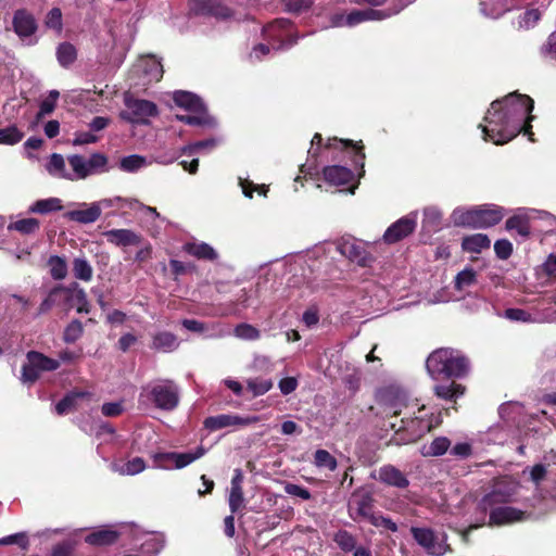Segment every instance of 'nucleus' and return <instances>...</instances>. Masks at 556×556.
Masks as SVG:
<instances>
[{
	"mask_svg": "<svg viewBox=\"0 0 556 556\" xmlns=\"http://www.w3.org/2000/svg\"><path fill=\"white\" fill-rule=\"evenodd\" d=\"M532 110L533 100L526 94L517 92L508 94L503 100L493 101L484 116L488 125H480L484 134V140H490L495 144H503L523 131L533 141L532 126L530 124L534 118L530 115Z\"/></svg>",
	"mask_w": 556,
	"mask_h": 556,
	"instance_id": "1",
	"label": "nucleus"
},
{
	"mask_svg": "<svg viewBox=\"0 0 556 556\" xmlns=\"http://www.w3.org/2000/svg\"><path fill=\"white\" fill-rule=\"evenodd\" d=\"M515 494L514 489H506L497 483L493 490L486 493L477 504L475 523L470 525L465 534L482 526L500 527L519 522L527 519L526 511L511 506H500L510 502Z\"/></svg>",
	"mask_w": 556,
	"mask_h": 556,
	"instance_id": "2",
	"label": "nucleus"
},
{
	"mask_svg": "<svg viewBox=\"0 0 556 556\" xmlns=\"http://www.w3.org/2000/svg\"><path fill=\"white\" fill-rule=\"evenodd\" d=\"M426 368L433 380L440 378L459 379L468 375L470 363L460 351L452 348H440L428 356Z\"/></svg>",
	"mask_w": 556,
	"mask_h": 556,
	"instance_id": "3",
	"label": "nucleus"
},
{
	"mask_svg": "<svg viewBox=\"0 0 556 556\" xmlns=\"http://www.w3.org/2000/svg\"><path fill=\"white\" fill-rule=\"evenodd\" d=\"M504 217V210L501 206L485 204L470 210H456L453 213L456 226L475 229L489 228L498 224Z\"/></svg>",
	"mask_w": 556,
	"mask_h": 556,
	"instance_id": "4",
	"label": "nucleus"
},
{
	"mask_svg": "<svg viewBox=\"0 0 556 556\" xmlns=\"http://www.w3.org/2000/svg\"><path fill=\"white\" fill-rule=\"evenodd\" d=\"M26 359L27 362L22 366L20 380L27 386H33L42 371H54L60 367L58 359L34 350L27 352Z\"/></svg>",
	"mask_w": 556,
	"mask_h": 556,
	"instance_id": "5",
	"label": "nucleus"
},
{
	"mask_svg": "<svg viewBox=\"0 0 556 556\" xmlns=\"http://www.w3.org/2000/svg\"><path fill=\"white\" fill-rule=\"evenodd\" d=\"M149 400L161 410H174L179 404V389L172 380L154 384L149 391Z\"/></svg>",
	"mask_w": 556,
	"mask_h": 556,
	"instance_id": "6",
	"label": "nucleus"
},
{
	"mask_svg": "<svg viewBox=\"0 0 556 556\" xmlns=\"http://www.w3.org/2000/svg\"><path fill=\"white\" fill-rule=\"evenodd\" d=\"M433 428L431 417L425 418L422 415L401 419V426L396 430V435L401 443L407 444L416 442Z\"/></svg>",
	"mask_w": 556,
	"mask_h": 556,
	"instance_id": "7",
	"label": "nucleus"
},
{
	"mask_svg": "<svg viewBox=\"0 0 556 556\" xmlns=\"http://www.w3.org/2000/svg\"><path fill=\"white\" fill-rule=\"evenodd\" d=\"M410 532L415 541L432 556H442L448 549L450 546L445 542V536L440 538L429 528L412 527Z\"/></svg>",
	"mask_w": 556,
	"mask_h": 556,
	"instance_id": "8",
	"label": "nucleus"
},
{
	"mask_svg": "<svg viewBox=\"0 0 556 556\" xmlns=\"http://www.w3.org/2000/svg\"><path fill=\"white\" fill-rule=\"evenodd\" d=\"M349 515L355 521L365 519L370 522L375 516L372 496L365 491H355L349 502Z\"/></svg>",
	"mask_w": 556,
	"mask_h": 556,
	"instance_id": "9",
	"label": "nucleus"
},
{
	"mask_svg": "<svg viewBox=\"0 0 556 556\" xmlns=\"http://www.w3.org/2000/svg\"><path fill=\"white\" fill-rule=\"evenodd\" d=\"M378 402L387 416H400L408 406L405 394L392 387L386 388L379 393Z\"/></svg>",
	"mask_w": 556,
	"mask_h": 556,
	"instance_id": "10",
	"label": "nucleus"
},
{
	"mask_svg": "<svg viewBox=\"0 0 556 556\" xmlns=\"http://www.w3.org/2000/svg\"><path fill=\"white\" fill-rule=\"evenodd\" d=\"M292 23L287 18H277L273 23L268 24L264 27V34L269 41H277L279 46L278 50L288 48L296 43L298 36L296 35H288V38H283V31H287L291 28Z\"/></svg>",
	"mask_w": 556,
	"mask_h": 556,
	"instance_id": "11",
	"label": "nucleus"
},
{
	"mask_svg": "<svg viewBox=\"0 0 556 556\" xmlns=\"http://www.w3.org/2000/svg\"><path fill=\"white\" fill-rule=\"evenodd\" d=\"M205 453L203 446H199L195 452L188 453H175V452H166V453H157L154 455V464L159 467L166 468L168 463L174 462L175 467L177 469H181L198 458L202 457Z\"/></svg>",
	"mask_w": 556,
	"mask_h": 556,
	"instance_id": "12",
	"label": "nucleus"
},
{
	"mask_svg": "<svg viewBox=\"0 0 556 556\" xmlns=\"http://www.w3.org/2000/svg\"><path fill=\"white\" fill-rule=\"evenodd\" d=\"M14 33L21 40L34 36L38 30V22L35 15L27 9H17L12 18Z\"/></svg>",
	"mask_w": 556,
	"mask_h": 556,
	"instance_id": "13",
	"label": "nucleus"
},
{
	"mask_svg": "<svg viewBox=\"0 0 556 556\" xmlns=\"http://www.w3.org/2000/svg\"><path fill=\"white\" fill-rule=\"evenodd\" d=\"M189 5L195 15L214 16L223 20L232 15L231 9L220 0H189Z\"/></svg>",
	"mask_w": 556,
	"mask_h": 556,
	"instance_id": "14",
	"label": "nucleus"
},
{
	"mask_svg": "<svg viewBox=\"0 0 556 556\" xmlns=\"http://www.w3.org/2000/svg\"><path fill=\"white\" fill-rule=\"evenodd\" d=\"M417 226L416 215H407L393 223L383 235L388 244L396 243L414 232Z\"/></svg>",
	"mask_w": 556,
	"mask_h": 556,
	"instance_id": "15",
	"label": "nucleus"
},
{
	"mask_svg": "<svg viewBox=\"0 0 556 556\" xmlns=\"http://www.w3.org/2000/svg\"><path fill=\"white\" fill-rule=\"evenodd\" d=\"M125 104L130 110L134 117H127L125 113L122 114V117L131 123H144L147 117L157 115V106L149 100L126 99Z\"/></svg>",
	"mask_w": 556,
	"mask_h": 556,
	"instance_id": "16",
	"label": "nucleus"
},
{
	"mask_svg": "<svg viewBox=\"0 0 556 556\" xmlns=\"http://www.w3.org/2000/svg\"><path fill=\"white\" fill-rule=\"evenodd\" d=\"M66 291L64 292V305L73 306L77 305V313H89L90 305L87 300V294L83 288L79 287L78 282H72L65 286Z\"/></svg>",
	"mask_w": 556,
	"mask_h": 556,
	"instance_id": "17",
	"label": "nucleus"
},
{
	"mask_svg": "<svg viewBox=\"0 0 556 556\" xmlns=\"http://www.w3.org/2000/svg\"><path fill=\"white\" fill-rule=\"evenodd\" d=\"M377 479L384 484L399 489H405L409 484L405 475L392 465H386L379 468Z\"/></svg>",
	"mask_w": 556,
	"mask_h": 556,
	"instance_id": "18",
	"label": "nucleus"
},
{
	"mask_svg": "<svg viewBox=\"0 0 556 556\" xmlns=\"http://www.w3.org/2000/svg\"><path fill=\"white\" fill-rule=\"evenodd\" d=\"M340 252L359 266H368L374 260L364 247L355 242L342 243L340 245Z\"/></svg>",
	"mask_w": 556,
	"mask_h": 556,
	"instance_id": "19",
	"label": "nucleus"
},
{
	"mask_svg": "<svg viewBox=\"0 0 556 556\" xmlns=\"http://www.w3.org/2000/svg\"><path fill=\"white\" fill-rule=\"evenodd\" d=\"M106 240L117 247L137 245L141 237L130 229H111L104 232Z\"/></svg>",
	"mask_w": 556,
	"mask_h": 556,
	"instance_id": "20",
	"label": "nucleus"
},
{
	"mask_svg": "<svg viewBox=\"0 0 556 556\" xmlns=\"http://www.w3.org/2000/svg\"><path fill=\"white\" fill-rule=\"evenodd\" d=\"M173 101L187 111L207 110L202 99L190 91L176 90L173 93Z\"/></svg>",
	"mask_w": 556,
	"mask_h": 556,
	"instance_id": "21",
	"label": "nucleus"
},
{
	"mask_svg": "<svg viewBox=\"0 0 556 556\" xmlns=\"http://www.w3.org/2000/svg\"><path fill=\"white\" fill-rule=\"evenodd\" d=\"M101 216V207L98 203H92L85 210H74L64 213L63 217L79 224H91Z\"/></svg>",
	"mask_w": 556,
	"mask_h": 556,
	"instance_id": "22",
	"label": "nucleus"
},
{
	"mask_svg": "<svg viewBox=\"0 0 556 556\" xmlns=\"http://www.w3.org/2000/svg\"><path fill=\"white\" fill-rule=\"evenodd\" d=\"M182 250L198 260L213 262L218 257L216 251L205 242H187L184 244Z\"/></svg>",
	"mask_w": 556,
	"mask_h": 556,
	"instance_id": "23",
	"label": "nucleus"
},
{
	"mask_svg": "<svg viewBox=\"0 0 556 556\" xmlns=\"http://www.w3.org/2000/svg\"><path fill=\"white\" fill-rule=\"evenodd\" d=\"M119 538V532L113 529L102 528L92 531L85 538V542L93 546H106L114 544Z\"/></svg>",
	"mask_w": 556,
	"mask_h": 556,
	"instance_id": "24",
	"label": "nucleus"
},
{
	"mask_svg": "<svg viewBox=\"0 0 556 556\" xmlns=\"http://www.w3.org/2000/svg\"><path fill=\"white\" fill-rule=\"evenodd\" d=\"M324 178L332 185H346L353 179V172L344 166H327L324 168Z\"/></svg>",
	"mask_w": 556,
	"mask_h": 556,
	"instance_id": "25",
	"label": "nucleus"
},
{
	"mask_svg": "<svg viewBox=\"0 0 556 556\" xmlns=\"http://www.w3.org/2000/svg\"><path fill=\"white\" fill-rule=\"evenodd\" d=\"M179 345L177 337L169 331H160L152 337L151 349L169 353L176 350Z\"/></svg>",
	"mask_w": 556,
	"mask_h": 556,
	"instance_id": "26",
	"label": "nucleus"
},
{
	"mask_svg": "<svg viewBox=\"0 0 556 556\" xmlns=\"http://www.w3.org/2000/svg\"><path fill=\"white\" fill-rule=\"evenodd\" d=\"M90 393L87 391H71L64 395L55 405V412L58 415H66L74 412L77 408L78 400L89 397Z\"/></svg>",
	"mask_w": 556,
	"mask_h": 556,
	"instance_id": "27",
	"label": "nucleus"
},
{
	"mask_svg": "<svg viewBox=\"0 0 556 556\" xmlns=\"http://www.w3.org/2000/svg\"><path fill=\"white\" fill-rule=\"evenodd\" d=\"M466 387L452 381L447 384H435L433 387V393L437 397L444 401H456L458 397L465 394Z\"/></svg>",
	"mask_w": 556,
	"mask_h": 556,
	"instance_id": "28",
	"label": "nucleus"
},
{
	"mask_svg": "<svg viewBox=\"0 0 556 556\" xmlns=\"http://www.w3.org/2000/svg\"><path fill=\"white\" fill-rule=\"evenodd\" d=\"M243 418L236 415L222 414L217 416L207 417L204 420V426L211 431L219 430L226 427L242 425Z\"/></svg>",
	"mask_w": 556,
	"mask_h": 556,
	"instance_id": "29",
	"label": "nucleus"
},
{
	"mask_svg": "<svg viewBox=\"0 0 556 556\" xmlns=\"http://www.w3.org/2000/svg\"><path fill=\"white\" fill-rule=\"evenodd\" d=\"M242 471L241 469L235 470V476L231 480V491L229 495V507L231 513H237L243 503V491L241 488Z\"/></svg>",
	"mask_w": 556,
	"mask_h": 556,
	"instance_id": "30",
	"label": "nucleus"
},
{
	"mask_svg": "<svg viewBox=\"0 0 556 556\" xmlns=\"http://www.w3.org/2000/svg\"><path fill=\"white\" fill-rule=\"evenodd\" d=\"M192 114L176 115V118L190 126H207L215 125L214 118L208 114L207 110L190 111Z\"/></svg>",
	"mask_w": 556,
	"mask_h": 556,
	"instance_id": "31",
	"label": "nucleus"
},
{
	"mask_svg": "<svg viewBox=\"0 0 556 556\" xmlns=\"http://www.w3.org/2000/svg\"><path fill=\"white\" fill-rule=\"evenodd\" d=\"M491 241L484 233H475L467 236L462 241V248L466 252L481 253L482 250L489 249Z\"/></svg>",
	"mask_w": 556,
	"mask_h": 556,
	"instance_id": "32",
	"label": "nucleus"
},
{
	"mask_svg": "<svg viewBox=\"0 0 556 556\" xmlns=\"http://www.w3.org/2000/svg\"><path fill=\"white\" fill-rule=\"evenodd\" d=\"M63 210L62 200L59 198H48L41 199L34 202L29 208L28 213L33 214H41L46 215L52 212H58Z\"/></svg>",
	"mask_w": 556,
	"mask_h": 556,
	"instance_id": "33",
	"label": "nucleus"
},
{
	"mask_svg": "<svg viewBox=\"0 0 556 556\" xmlns=\"http://www.w3.org/2000/svg\"><path fill=\"white\" fill-rule=\"evenodd\" d=\"M55 54L59 64L64 68L70 67L77 60V49L67 41L59 43Z\"/></svg>",
	"mask_w": 556,
	"mask_h": 556,
	"instance_id": "34",
	"label": "nucleus"
},
{
	"mask_svg": "<svg viewBox=\"0 0 556 556\" xmlns=\"http://www.w3.org/2000/svg\"><path fill=\"white\" fill-rule=\"evenodd\" d=\"M65 291V286H56L51 289L48 296L39 305L38 315L49 312L54 305L64 304Z\"/></svg>",
	"mask_w": 556,
	"mask_h": 556,
	"instance_id": "35",
	"label": "nucleus"
},
{
	"mask_svg": "<svg viewBox=\"0 0 556 556\" xmlns=\"http://www.w3.org/2000/svg\"><path fill=\"white\" fill-rule=\"evenodd\" d=\"M72 271L76 279L89 282L93 276V268L86 257H75L72 262Z\"/></svg>",
	"mask_w": 556,
	"mask_h": 556,
	"instance_id": "36",
	"label": "nucleus"
},
{
	"mask_svg": "<svg viewBox=\"0 0 556 556\" xmlns=\"http://www.w3.org/2000/svg\"><path fill=\"white\" fill-rule=\"evenodd\" d=\"M9 230H15L21 235H34L40 229V222L37 218L29 217L18 219L16 222L10 223L8 226Z\"/></svg>",
	"mask_w": 556,
	"mask_h": 556,
	"instance_id": "37",
	"label": "nucleus"
},
{
	"mask_svg": "<svg viewBox=\"0 0 556 556\" xmlns=\"http://www.w3.org/2000/svg\"><path fill=\"white\" fill-rule=\"evenodd\" d=\"M450 446L451 441L446 437H438L428 446L422 447L421 454L424 456H441Z\"/></svg>",
	"mask_w": 556,
	"mask_h": 556,
	"instance_id": "38",
	"label": "nucleus"
},
{
	"mask_svg": "<svg viewBox=\"0 0 556 556\" xmlns=\"http://www.w3.org/2000/svg\"><path fill=\"white\" fill-rule=\"evenodd\" d=\"M48 266L54 280H62L67 276V263L64 257L51 255L48 260Z\"/></svg>",
	"mask_w": 556,
	"mask_h": 556,
	"instance_id": "39",
	"label": "nucleus"
},
{
	"mask_svg": "<svg viewBox=\"0 0 556 556\" xmlns=\"http://www.w3.org/2000/svg\"><path fill=\"white\" fill-rule=\"evenodd\" d=\"M507 230H516L520 236L528 237L530 235L529 218L526 215H514L506 220Z\"/></svg>",
	"mask_w": 556,
	"mask_h": 556,
	"instance_id": "40",
	"label": "nucleus"
},
{
	"mask_svg": "<svg viewBox=\"0 0 556 556\" xmlns=\"http://www.w3.org/2000/svg\"><path fill=\"white\" fill-rule=\"evenodd\" d=\"M24 132L16 125H10L0 129V144L14 146L22 141Z\"/></svg>",
	"mask_w": 556,
	"mask_h": 556,
	"instance_id": "41",
	"label": "nucleus"
},
{
	"mask_svg": "<svg viewBox=\"0 0 556 556\" xmlns=\"http://www.w3.org/2000/svg\"><path fill=\"white\" fill-rule=\"evenodd\" d=\"M59 97L60 92L58 90L49 91L48 97L39 105V111L36 115L37 121H40L43 116L51 114L55 110Z\"/></svg>",
	"mask_w": 556,
	"mask_h": 556,
	"instance_id": "42",
	"label": "nucleus"
},
{
	"mask_svg": "<svg viewBox=\"0 0 556 556\" xmlns=\"http://www.w3.org/2000/svg\"><path fill=\"white\" fill-rule=\"evenodd\" d=\"M68 163L72 167V169L77 175V178L85 179L90 175V170L88 167V161L79 154L70 155L67 157Z\"/></svg>",
	"mask_w": 556,
	"mask_h": 556,
	"instance_id": "43",
	"label": "nucleus"
},
{
	"mask_svg": "<svg viewBox=\"0 0 556 556\" xmlns=\"http://www.w3.org/2000/svg\"><path fill=\"white\" fill-rule=\"evenodd\" d=\"M477 282V273L472 268H465L459 271L454 281L456 290L460 291L467 287H470Z\"/></svg>",
	"mask_w": 556,
	"mask_h": 556,
	"instance_id": "44",
	"label": "nucleus"
},
{
	"mask_svg": "<svg viewBox=\"0 0 556 556\" xmlns=\"http://www.w3.org/2000/svg\"><path fill=\"white\" fill-rule=\"evenodd\" d=\"M84 333L83 323L78 319L72 320L64 329L63 341L65 343H75Z\"/></svg>",
	"mask_w": 556,
	"mask_h": 556,
	"instance_id": "45",
	"label": "nucleus"
},
{
	"mask_svg": "<svg viewBox=\"0 0 556 556\" xmlns=\"http://www.w3.org/2000/svg\"><path fill=\"white\" fill-rule=\"evenodd\" d=\"M442 213L435 207H426L424 211L422 227L428 230H437L440 227Z\"/></svg>",
	"mask_w": 556,
	"mask_h": 556,
	"instance_id": "46",
	"label": "nucleus"
},
{
	"mask_svg": "<svg viewBox=\"0 0 556 556\" xmlns=\"http://www.w3.org/2000/svg\"><path fill=\"white\" fill-rule=\"evenodd\" d=\"M146 165V159L138 154L124 156L121 160L119 168L127 173H135Z\"/></svg>",
	"mask_w": 556,
	"mask_h": 556,
	"instance_id": "47",
	"label": "nucleus"
},
{
	"mask_svg": "<svg viewBox=\"0 0 556 556\" xmlns=\"http://www.w3.org/2000/svg\"><path fill=\"white\" fill-rule=\"evenodd\" d=\"M314 464L317 467L328 468L329 470H336L338 463L337 459L326 450H317L314 454Z\"/></svg>",
	"mask_w": 556,
	"mask_h": 556,
	"instance_id": "48",
	"label": "nucleus"
},
{
	"mask_svg": "<svg viewBox=\"0 0 556 556\" xmlns=\"http://www.w3.org/2000/svg\"><path fill=\"white\" fill-rule=\"evenodd\" d=\"M313 3V0H282L285 11L296 15L307 12Z\"/></svg>",
	"mask_w": 556,
	"mask_h": 556,
	"instance_id": "49",
	"label": "nucleus"
},
{
	"mask_svg": "<svg viewBox=\"0 0 556 556\" xmlns=\"http://www.w3.org/2000/svg\"><path fill=\"white\" fill-rule=\"evenodd\" d=\"M333 541L344 552H351L356 546L355 538L350 532H348L346 530H339L334 534Z\"/></svg>",
	"mask_w": 556,
	"mask_h": 556,
	"instance_id": "50",
	"label": "nucleus"
},
{
	"mask_svg": "<svg viewBox=\"0 0 556 556\" xmlns=\"http://www.w3.org/2000/svg\"><path fill=\"white\" fill-rule=\"evenodd\" d=\"M77 546V541L73 539H66L52 547L50 556H74V552Z\"/></svg>",
	"mask_w": 556,
	"mask_h": 556,
	"instance_id": "51",
	"label": "nucleus"
},
{
	"mask_svg": "<svg viewBox=\"0 0 556 556\" xmlns=\"http://www.w3.org/2000/svg\"><path fill=\"white\" fill-rule=\"evenodd\" d=\"M248 390L253 393L254 396L262 395L273 388V381L270 379L255 378L248 380Z\"/></svg>",
	"mask_w": 556,
	"mask_h": 556,
	"instance_id": "52",
	"label": "nucleus"
},
{
	"mask_svg": "<svg viewBox=\"0 0 556 556\" xmlns=\"http://www.w3.org/2000/svg\"><path fill=\"white\" fill-rule=\"evenodd\" d=\"M45 25L60 34L63 28L62 11L59 8H52L45 17Z\"/></svg>",
	"mask_w": 556,
	"mask_h": 556,
	"instance_id": "53",
	"label": "nucleus"
},
{
	"mask_svg": "<svg viewBox=\"0 0 556 556\" xmlns=\"http://www.w3.org/2000/svg\"><path fill=\"white\" fill-rule=\"evenodd\" d=\"M541 18L539 9H529L519 17V27L529 29L532 28Z\"/></svg>",
	"mask_w": 556,
	"mask_h": 556,
	"instance_id": "54",
	"label": "nucleus"
},
{
	"mask_svg": "<svg viewBox=\"0 0 556 556\" xmlns=\"http://www.w3.org/2000/svg\"><path fill=\"white\" fill-rule=\"evenodd\" d=\"M11 544H16L21 548L27 549L29 546V541L25 533H15L0 539V545L5 546Z\"/></svg>",
	"mask_w": 556,
	"mask_h": 556,
	"instance_id": "55",
	"label": "nucleus"
},
{
	"mask_svg": "<svg viewBox=\"0 0 556 556\" xmlns=\"http://www.w3.org/2000/svg\"><path fill=\"white\" fill-rule=\"evenodd\" d=\"M494 251L498 258L507 260L513 253V244L507 239H500L494 243Z\"/></svg>",
	"mask_w": 556,
	"mask_h": 556,
	"instance_id": "56",
	"label": "nucleus"
},
{
	"mask_svg": "<svg viewBox=\"0 0 556 556\" xmlns=\"http://www.w3.org/2000/svg\"><path fill=\"white\" fill-rule=\"evenodd\" d=\"M283 490L287 494L300 497L304 501H308L312 497L311 492L307 489L290 482L285 483Z\"/></svg>",
	"mask_w": 556,
	"mask_h": 556,
	"instance_id": "57",
	"label": "nucleus"
},
{
	"mask_svg": "<svg viewBox=\"0 0 556 556\" xmlns=\"http://www.w3.org/2000/svg\"><path fill=\"white\" fill-rule=\"evenodd\" d=\"M340 142L345 147H351L356 151L354 163L356 165H359L361 168H364V160H365V153H364V146L362 142L354 143L352 140H340Z\"/></svg>",
	"mask_w": 556,
	"mask_h": 556,
	"instance_id": "58",
	"label": "nucleus"
},
{
	"mask_svg": "<svg viewBox=\"0 0 556 556\" xmlns=\"http://www.w3.org/2000/svg\"><path fill=\"white\" fill-rule=\"evenodd\" d=\"M101 412L105 417H117L124 412V406L121 402L104 403Z\"/></svg>",
	"mask_w": 556,
	"mask_h": 556,
	"instance_id": "59",
	"label": "nucleus"
},
{
	"mask_svg": "<svg viewBox=\"0 0 556 556\" xmlns=\"http://www.w3.org/2000/svg\"><path fill=\"white\" fill-rule=\"evenodd\" d=\"M108 164V157L102 153H93L88 160L90 174L97 169H103Z\"/></svg>",
	"mask_w": 556,
	"mask_h": 556,
	"instance_id": "60",
	"label": "nucleus"
},
{
	"mask_svg": "<svg viewBox=\"0 0 556 556\" xmlns=\"http://www.w3.org/2000/svg\"><path fill=\"white\" fill-rule=\"evenodd\" d=\"M505 317L516 321H530L531 314L520 308H508L505 311Z\"/></svg>",
	"mask_w": 556,
	"mask_h": 556,
	"instance_id": "61",
	"label": "nucleus"
},
{
	"mask_svg": "<svg viewBox=\"0 0 556 556\" xmlns=\"http://www.w3.org/2000/svg\"><path fill=\"white\" fill-rule=\"evenodd\" d=\"M370 523L375 527H383L392 532L397 531L396 523L390 518L383 517L381 515H375Z\"/></svg>",
	"mask_w": 556,
	"mask_h": 556,
	"instance_id": "62",
	"label": "nucleus"
},
{
	"mask_svg": "<svg viewBox=\"0 0 556 556\" xmlns=\"http://www.w3.org/2000/svg\"><path fill=\"white\" fill-rule=\"evenodd\" d=\"M146 468V463L141 457H134L132 459L126 463V472L128 475H137L143 471Z\"/></svg>",
	"mask_w": 556,
	"mask_h": 556,
	"instance_id": "63",
	"label": "nucleus"
},
{
	"mask_svg": "<svg viewBox=\"0 0 556 556\" xmlns=\"http://www.w3.org/2000/svg\"><path fill=\"white\" fill-rule=\"evenodd\" d=\"M546 467L542 464H536L530 470V478L535 485H539L546 478Z\"/></svg>",
	"mask_w": 556,
	"mask_h": 556,
	"instance_id": "64",
	"label": "nucleus"
}]
</instances>
